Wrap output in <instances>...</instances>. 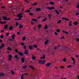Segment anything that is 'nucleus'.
Here are the masks:
<instances>
[{
  "mask_svg": "<svg viewBox=\"0 0 79 79\" xmlns=\"http://www.w3.org/2000/svg\"><path fill=\"white\" fill-rule=\"evenodd\" d=\"M55 12H56V13L57 14V15H59V14L60 13L59 12L57 11V10H55Z\"/></svg>",
  "mask_w": 79,
  "mask_h": 79,
  "instance_id": "32",
  "label": "nucleus"
},
{
  "mask_svg": "<svg viewBox=\"0 0 79 79\" xmlns=\"http://www.w3.org/2000/svg\"><path fill=\"white\" fill-rule=\"evenodd\" d=\"M9 58H12V56H11V55L10 54L9 55Z\"/></svg>",
  "mask_w": 79,
  "mask_h": 79,
  "instance_id": "56",
  "label": "nucleus"
},
{
  "mask_svg": "<svg viewBox=\"0 0 79 79\" xmlns=\"http://www.w3.org/2000/svg\"><path fill=\"white\" fill-rule=\"evenodd\" d=\"M4 36H3V35H1V39H3V38Z\"/></svg>",
  "mask_w": 79,
  "mask_h": 79,
  "instance_id": "50",
  "label": "nucleus"
},
{
  "mask_svg": "<svg viewBox=\"0 0 79 79\" xmlns=\"http://www.w3.org/2000/svg\"><path fill=\"white\" fill-rule=\"evenodd\" d=\"M61 48L62 50H64V51H67L69 50V48H68L66 46H64V45H62L61 46Z\"/></svg>",
  "mask_w": 79,
  "mask_h": 79,
  "instance_id": "1",
  "label": "nucleus"
},
{
  "mask_svg": "<svg viewBox=\"0 0 79 79\" xmlns=\"http://www.w3.org/2000/svg\"><path fill=\"white\" fill-rule=\"evenodd\" d=\"M66 58H64L63 60V61H64V62H66Z\"/></svg>",
  "mask_w": 79,
  "mask_h": 79,
  "instance_id": "24",
  "label": "nucleus"
},
{
  "mask_svg": "<svg viewBox=\"0 0 79 79\" xmlns=\"http://www.w3.org/2000/svg\"><path fill=\"white\" fill-rule=\"evenodd\" d=\"M36 58V57L35 56H32V59H33V60H35V59Z\"/></svg>",
  "mask_w": 79,
  "mask_h": 79,
  "instance_id": "30",
  "label": "nucleus"
},
{
  "mask_svg": "<svg viewBox=\"0 0 79 79\" xmlns=\"http://www.w3.org/2000/svg\"><path fill=\"white\" fill-rule=\"evenodd\" d=\"M38 27L39 28H40L41 27V25H39L38 26Z\"/></svg>",
  "mask_w": 79,
  "mask_h": 79,
  "instance_id": "53",
  "label": "nucleus"
},
{
  "mask_svg": "<svg viewBox=\"0 0 79 79\" xmlns=\"http://www.w3.org/2000/svg\"><path fill=\"white\" fill-rule=\"evenodd\" d=\"M41 10V9L40 8H37L36 9V11H39Z\"/></svg>",
  "mask_w": 79,
  "mask_h": 79,
  "instance_id": "15",
  "label": "nucleus"
},
{
  "mask_svg": "<svg viewBox=\"0 0 79 79\" xmlns=\"http://www.w3.org/2000/svg\"><path fill=\"white\" fill-rule=\"evenodd\" d=\"M48 16L49 18V19H52V15L51 14H48Z\"/></svg>",
  "mask_w": 79,
  "mask_h": 79,
  "instance_id": "20",
  "label": "nucleus"
},
{
  "mask_svg": "<svg viewBox=\"0 0 79 79\" xmlns=\"http://www.w3.org/2000/svg\"><path fill=\"white\" fill-rule=\"evenodd\" d=\"M49 42V40H46L45 42H44V44L45 45H47L48 44V42Z\"/></svg>",
  "mask_w": 79,
  "mask_h": 79,
  "instance_id": "13",
  "label": "nucleus"
},
{
  "mask_svg": "<svg viewBox=\"0 0 79 79\" xmlns=\"http://www.w3.org/2000/svg\"><path fill=\"white\" fill-rule=\"evenodd\" d=\"M69 25V26H72V22L71 21H70Z\"/></svg>",
  "mask_w": 79,
  "mask_h": 79,
  "instance_id": "23",
  "label": "nucleus"
},
{
  "mask_svg": "<svg viewBox=\"0 0 79 79\" xmlns=\"http://www.w3.org/2000/svg\"><path fill=\"white\" fill-rule=\"evenodd\" d=\"M62 19H64V20H66L67 21H69V19L66 18H62Z\"/></svg>",
  "mask_w": 79,
  "mask_h": 79,
  "instance_id": "12",
  "label": "nucleus"
},
{
  "mask_svg": "<svg viewBox=\"0 0 79 79\" xmlns=\"http://www.w3.org/2000/svg\"><path fill=\"white\" fill-rule=\"evenodd\" d=\"M56 32H60V29L57 30Z\"/></svg>",
  "mask_w": 79,
  "mask_h": 79,
  "instance_id": "49",
  "label": "nucleus"
},
{
  "mask_svg": "<svg viewBox=\"0 0 79 79\" xmlns=\"http://www.w3.org/2000/svg\"><path fill=\"white\" fill-rule=\"evenodd\" d=\"M76 40H77V42H79V39L78 38L76 39Z\"/></svg>",
  "mask_w": 79,
  "mask_h": 79,
  "instance_id": "59",
  "label": "nucleus"
},
{
  "mask_svg": "<svg viewBox=\"0 0 79 79\" xmlns=\"http://www.w3.org/2000/svg\"><path fill=\"white\" fill-rule=\"evenodd\" d=\"M55 68L56 69H58V68L56 66H55Z\"/></svg>",
  "mask_w": 79,
  "mask_h": 79,
  "instance_id": "62",
  "label": "nucleus"
},
{
  "mask_svg": "<svg viewBox=\"0 0 79 79\" xmlns=\"http://www.w3.org/2000/svg\"><path fill=\"white\" fill-rule=\"evenodd\" d=\"M60 68H62V69H63L64 68V67L63 66H60Z\"/></svg>",
  "mask_w": 79,
  "mask_h": 79,
  "instance_id": "57",
  "label": "nucleus"
},
{
  "mask_svg": "<svg viewBox=\"0 0 79 79\" xmlns=\"http://www.w3.org/2000/svg\"><path fill=\"white\" fill-rule=\"evenodd\" d=\"M11 73L12 74H15V72H14V71H11Z\"/></svg>",
  "mask_w": 79,
  "mask_h": 79,
  "instance_id": "42",
  "label": "nucleus"
},
{
  "mask_svg": "<svg viewBox=\"0 0 79 79\" xmlns=\"http://www.w3.org/2000/svg\"><path fill=\"white\" fill-rule=\"evenodd\" d=\"M77 8H79V4H78V5L77 6Z\"/></svg>",
  "mask_w": 79,
  "mask_h": 79,
  "instance_id": "63",
  "label": "nucleus"
},
{
  "mask_svg": "<svg viewBox=\"0 0 79 79\" xmlns=\"http://www.w3.org/2000/svg\"><path fill=\"white\" fill-rule=\"evenodd\" d=\"M47 21V18L44 19L43 20V22H45V21Z\"/></svg>",
  "mask_w": 79,
  "mask_h": 79,
  "instance_id": "33",
  "label": "nucleus"
},
{
  "mask_svg": "<svg viewBox=\"0 0 79 79\" xmlns=\"http://www.w3.org/2000/svg\"><path fill=\"white\" fill-rule=\"evenodd\" d=\"M18 7H17V6H15L14 9L15 10H16V11L17 10H18Z\"/></svg>",
  "mask_w": 79,
  "mask_h": 79,
  "instance_id": "31",
  "label": "nucleus"
},
{
  "mask_svg": "<svg viewBox=\"0 0 79 79\" xmlns=\"http://www.w3.org/2000/svg\"><path fill=\"white\" fill-rule=\"evenodd\" d=\"M25 39H26V36H24L22 39V40H25Z\"/></svg>",
  "mask_w": 79,
  "mask_h": 79,
  "instance_id": "37",
  "label": "nucleus"
},
{
  "mask_svg": "<svg viewBox=\"0 0 79 79\" xmlns=\"http://www.w3.org/2000/svg\"><path fill=\"white\" fill-rule=\"evenodd\" d=\"M33 47H34V48H37V46L35 45H33Z\"/></svg>",
  "mask_w": 79,
  "mask_h": 79,
  "instance_id": "44",
  "label": "nucleus"
},
{
  "mask_svg": "<svg viewBox=\"0 0 79 79\" xmlns=\"http://www.w3.org/2000/svg\"><path fill=\"white\" fill-rule=\"evenodd\" d=\"M24 76V75L23 74L22 75L21 77V79H24V77H23Z\"/></svg>",
  "mask_w": 79,
  "mask_h": 79,
  "instance_id": "45",
  "label": "nucleus"
},
{
  "mask_svg": "<svg viewBox=\"0 0 79 79\" xmlns=\"http://www.w3.org/2000/svg\"><path fill=\"white\" fill-rule=\"evenodd\" d=\"M28 73H24V74L23 75H28Z\"/></svg>",
  "mask_w": 79,
  "mask_h": 79,
  "instance_id": "61",
  "label": "nucleus"
},
{
  "mask_svg": "<svg viewBox=\"0 0 79 79\" xmlns=\"http://www.w3.org/2000/svg\"><path fill=\"white\" fill-rule=\"evenodd\" d=\"M38 62L39 63H40V64H44L45 62H46V61L44 60H40L38 61Z\"/></svg>",
  "mask_w": 79,
  "mask_h": 79,
  "instance_id": "2",
  "label": "nucleus"
},
{
  "mask_svg": "<svg viewBox=\"0 0 79 79\" xmlns=\"http://www.w3.org/2000/svg\"><path fill=\"white\" fill-rule=\"evenodd\" d=\"M8 60L9 61H11L12 60V59H11V58L9 57Z\"/></svg>",
  "mask_w": 79,
  "mask_h": 79,
  "instance_id": "54",
  "label": "nucleus"
},
{
  "mask_svg": "<svg viewBox=\"0 0 79 79\" xmlns=\"http://www.w3.org/2000/svg\"><path fill=\"white\" fill-rule=\"evenodd\" d=\"M47 9H48V10H52V9H55V8L53 7H47Z\"/></svg>",
  "mask_w": 79,
  "mask_h": 79,
  "instance_id": "5",
  "label": "nucleus"
},
{
  "mask_svg": "<svg viewBox=\"0 0 79 79\" xmlns=\"http://www.w3.org/2000/svg\"><path fill=\"white\" fill-rule=\"evenodd\" d=\"M7 50H10V51H11V48L10 47L7 48Z\"/></svg>",
  "mask_w": 79,
  "mask_h": 79,
  "instance_id": "34",
  "label": "nucleus"
},
{
  "mask_svg": "<svg viewBox=\"0 0 79 79\" xmlns=\"http://www.w3.org/2000/svg\"><path fill=\"white\" fill-rule=\"evenodd\" d=\"M31 21H35V23H37V19H31Z\"/></svg>",
  "mask_w": 79,
  "mask_h": 79,
  "instance_id": "10",
  "label": "nucleus"
},
{
  "mask_svg": "<svg viewBox=\"0 0 79 79\" xmlns=\"http://www.w3.org/2000/svg\"><path fill=\"white\" fill-rule=\"evenodd\" d=\"M29 15L30 16H34V14L31 12H30L29 13Z\"/></svg>",
  "mask_w": 79,
  "mask_h": 79,
  "instance_id": "26",
  "label": "nucleus"
},
{
  "mask_svg": "<svg viewBox=\"0 0 79 79\" xmlns=\"http://www.w3.org/2000/svg\"><path fill=\"white\" fill-rule=\"evenodd\" d=\"M3 19H4V20H5V21H6L7 20V17H3Z\"/></svg>",
  "mask_w": 79,
  "mask_h": 79,
  "instance_id": "25",
  "label": "nucleus"
},
{
  "mask_svg": "<svg viewBox=\"0 0 79 79\" xmlns=\"http://www.w3.org/2000/svg\"><path fill=\"white\" fill-rule=\"evenodd\" d=\"M6 35L7 36H8V35H9V33H6Z\"/></svg>",
  "mask_w": 79,
  "mask_h": 79,
  "instance_id": "60",
  "label": "nucleus"
},
{
  "mask_svg": "<svg viewBox=\"0 0 79 79\" xmlns=\"http://www.w3.org/2000/svg\"><path fill=\"white\" fill-rule=\"evenodd\" d=\"M63 32H64V33H65V34H69L68 32L64 31H63Z\"/></svg>",
  "mask_w": 79,
  "mask_h": 79,
  "instance_id": "39",
  "label": "nucleus"
},
{
  "mask_svg": "<svg viewBox=\"0 0 79 79\" xmlns=\"http://www.w3.org/2000/svg\"><path fill=\"white\" fill-rule=\"evenodd\" d=\"M17 17L19 18H22V17H23V16L21 15L19 13V15H17Z\"/></svg>",
  "mask_w": 79,
  "mask_h": 79,
  "instance_id": "3",
  "label": "nucleus"
},
{
  "mask_svg": "<svg viewBox=\"0 0 79 79\" xmlns=\"http://www.w3.org/2000/svg\"><path fill=\"white\" fill-rule=\"evenodd\" d=\"M21 60L22 63H24V59L23 58H22L21 59Z\"/></svg>",
  "mask_w": 79,
  "mask_h": 79,
  "instance_id": "21",
  "label": "nucleus"
},
{
  "mask_svg": "<svg viewBox=\"0 0 79 79\" xmlns=\"http://www.w3.org/2000/svg\"><path fill=\"white\" fill-rule=\"evenodd\" d=\"M5 45L4 44L2 43V44L1 46H0V48L1 49H2L3 47H4V46H5Z\"/></svg>",
  "mask_w": 79,
  "mask_h": 79,
  "instance_id": "4",
  "label": "nucleus"
},
{
  "mask_svg": "<svg viewBox=\"0 0 79 79\" xmlns=\"http://www.w3.org/2000/svg\"><path fill=\"white\" fill-rule=\"evenodd\" d=\"M15 35L14 34L12 36V39L14 40L15 39Z\"/></svg>",
  "mask_w": 79,
  "mask_h": 79,
  "instance_id": "19",
  "label": "nucleus"
},
{
  "mask_svg": "<svg viewBox=\"0 0 79 79\" xmlns=\"http://www.w3.org/2000/svg\"><path fill=\"white\" fill-rule=\"evenodd\" d=\"M50 65H51V63H48L46 64V66H47V67L50 66Z\"/></svg>",
  "mask_w": 79,
  "mask_h": 79,
  "instance_id": "6",
  "label": "nucleus"
},
{
  "mask_svg": "<svg viewBox=\"0 0 79 79\" xmlns=\"http://www.w3.org/2000/svg\"><path fill=\"white\" fill-rule=\"evenodd\" d=\"M67 67L68 68H70L71 67H72V65L68 66H67Z\"/></svg>",
  "mask_w": 79,
  "mask_h": 79,
  "instance_id": "47",
  "label": "nucleus"
},
{
  "mask_svg": "<svg viewBox=\"0 0 79 79\" xmlns=\"http://www.w3.org/2000/svg\"><path fill=\"white\" fill-rule=\"evenodd\" d=\"M18 53H19V54L20 55V56H23V53H21V52H18Z\"/></svg>",
  "mask_w": 79,
  "mask_h": 79,
  "instance_id": "14",
  "label": "nucleus"
},
{
  "mask_svg": "<svg viewBox=\"0 0 79 79\" xmlns=\"http://www.w3.org/2000/svg\"><path fill=\"white\" fill-rule=\"evenodd\" d=\"M15 58H16V59H17L16 61H18V60H19V59L18 58V56L16 55L15 56Z\"/></svg>",
  "mask_w": 79,
  "mask_h": 79,
  "instance_id": "9",
  "label": "nucleus"
},
{
  "mask_svg": "<svg viewBox=\"0 0 79 79\" xmlns=\"http://www.w3.org/2000/svg\"><path fill=\"white\" fill-rule=\"evenodd\" d=\"M26 13H29V12H31V10H28V11H26Z\"/></svg>",
  "mask_w": 79,
  "mask_h": 79,
  "instance_id": "51",
  "label": "nucleus"
},
{
  "mask_svg": "<svg viewBox=\"0 0 79 79\" xmlns=\"http://www.w3.org/2000/svg\"><path fill=\"white\" fill-rule=\"evenodd\" d=\"M9 30H10V31H11V30H13V27L12 26H11L9 28Z\"/></svg>",
  "mask_w": 79,
  "mask_h": 79,
  "instance_id": "11",
  "label": "nucleus"
},
{
  "mask_svg": "<svg viewBox=\"0 0 79 79\" xmlns=\"http://www.w3.org/2000/svg\"><path fill=\"white\" fill-rule=\"evenodd\" d=\"M23 68H24V69H25V68H27V66L26 65L24 66L23 67Z\"/></svg>",
  "mask_w": 79,
  "mask_h": 79,
  "instance_id": "43",
  "label": "nucleus"
},
{
  "mask_svg": "<svg viewBox=\"0 0 79 79\" xmlns=\"http://www.w3.org/2000/svg\"><path fill=\"white\" fill-rule=\"evenodd\" d=\"M6 21H3L2 24H6Z\"/></svg>",
  "mask_w": 79,
  "mask_h": 79,
  "instance_id": "55",
  "label": "nucleus"
},
{
  "mask_svg": "<svg viewBox=\"0 0 79 79\" xmlns=\"http://www.w3.org/2000/svg\"><path fill=\"white\" fill-rule=\"evenodd\" d=\"M4 28L5 29H7V28L8 27V25H6L5 26H4Z\"/></svg>",
  "mask_w": 79,
  "mask_h": 79,
  "instance_id": "28",
  "label": "nucleus"
},
{
  "mask_svg": "<svg viewBox=\"0 0 79 79\" xmlns=\"http://www.w3.org/2000/svg\"><path fill=\"white\" fill-rule=\"evenodd\" d=\"M77 24H78V23L77 22H75L73 23V24H74V25H75V26L77 25Z\"/></svg>",
  "mask_w": 79,
  "mask_h": 79,
  "instance_id": "27",
  "label": "nucleus"
},
{
  "mask_svg": "<svg viewBox=\"0 0 79 79\" xmlns=\"http://www.w3.org/2000/svg\"><path fill=\"white\" fill-rule=\"evenodd\" d=\"M9 41H12V40H13L9 38Z\"/></svg>",
  "mask_w": 79,
  "mask_h": 79,
  "instance_id": "58",
  "label": "nucleus"
},
{
  "mask_svg": "<svg viewBox=\"0 0 79 79\" xmlns=\"http://www.w3.org/2000/svg\"><path fill=\"white\" fill-rule=\"evenodd\" d=\"M28 48H29V49L30 50H32V49H33V46H32L31 45L29 46Z\"/></svg>",
  "mask_w": 79,
  "mask_h": 79,
  "instance_id": "7",
  "label": "nucleus"
},
{
  "mask_svg": "<svg viewBox=\"0 0 79 79\" xmlns=\"http://www.w3.org/2000/svg\"><path fill=\"white\" fill-rule=\"evenodd\" d=\"M4 76V73L2 72L0 73V77L3 76Z\"/></svg>",
  "mask_w": 79,
  "mask_h": 79,
  "instance_id": "17",
  "label": "nucleus"
},
{
  "mask_svg": "<svg viewBox=\"0 0 79 79\" xmlns=\"http://www.w3.org/2000/svg\"><path fill=\"white\" fill-rule=\"evenodd\" d=\"M61 20H60L57 22V24H60V23H61Z\"/></svg>",
  "mask_w": 79,
  "mask_h": 79,
  "instance_id": "35",
  "label": "nucleus"
},
{
  "mask_svg": "<svg viewBox=\"0 0 79 79\" xmlns=\"http://www.w3.org/2000/svg\"><path fill=\"white\" fill-rule=\"evenodd\" d=\"M37 5V2H36L35 3L33 4V6H35V5Z\"/></svg>",
  "mask_w": 79,
  "mask_h": 79,
  "instance_id": "36",
  "label": "nucleus"
},
{
  "mask_svg": "<svg viewBox=\"0 0 79 79\" xmlns=\"http://www.w3.org/2000/svg\"><path fill=\"white\" fill-rule=\"evenodd\" d=\"M21 45L22 46H23V45H24V43L23 42H22L21 43Z\"/></svg>",
  "mask_w": 79,
  "mask_h": 79,
  "instance_id": "41",
  "label": "nucleus"
},
{
  "mask_svg": "<svg viewBox=\"0 0 79 79\" xmlns=\"http://www.w3.org/2000/svg\"><path fill=\"white\" fill-rule=\"evenodd\" d=\"M18 24H19V23H16V26L17 27L18 26Z\"/></svg>",
  "mask_w": 79,
  "mask_h": 79,
  "instance_id": "52",
  "label": "nucleus"
},
{
  "mask_svg": "<svg viewBox=\"0 0 79 79\" xmlns=\"http://www.w3.org/2000/svg\"><path fill=\"white\" fill-rule=\"evenodd\" d=\"M23 49H24L25 50H26V49H27V48H26V45H24V46H23Z\"/></svg>",
  "mask_w": 79,
  "mask_h": 79,
  "instance_id": "29",
  "label": "nucleus"
},
{
  "mask_svg": "<svg viewBox=\"0 0 79 79\" xmlns=\"http://www.w3.org/2000/svg\"><path fill=\"white\" fill-rule=\"evenodd\" d=\"M71 58L72 59V60L73 61H74L75 60H74V58L72 57H71Z\"/></svg>",
  "mask_w": 79,
  "mask_h": 79,
  "instance_id": "46",
  "label": "nucleus"
},
{
  "mask_svg": "<svg viewBox=\"0 0 79 79\" xmlns=\"http://www.w3.org/2000/svg\"><path fill=\"white\" fill-rule=\"evenodd\" d=\"M51 5H54V2H50L49 3Z\"/></svg>",
  "mask_w": 79,
  "mask_h": 79,
  "instance_id": "38",
  "label": "nucleus"
},
{
  "mask_svg": "<svg viewBox=\"0 0 79 79\" xmlns=\"http://www.w3.org/2000/svg\"><path fill=\"white\" fill-rule=\"evenodd\" d=\"M79 15V13H77L76 14V15Z\"/></svg>",
  "mask_w": 79,
  "mask_h": 79,
  "instance_id": "64",
  "label": "nucleus"
},
{
  "mask_svg": "<svg viewBox=\"0 0 79 79\" xmlns=\"http://www.w3.org/2000/svg\"><path fill=\"white\" fill-rule=\"evenodd\" d=\"M23 25L22 24H20L19 25V28L20 29H21V28H23Z\"/></svg>",
  "mask_w": 79,
  "mask_h": 79,
  "instance_id": "18",
  "label": "nucleus"
},
{
  "mask_svg": "<svg viewBox=\"0 0 79 79\" xmlns=\"http://www.w3.org/2000/svg\"><path fill=\"white\" fill-rule=\"evenodd\" d=\"M18 49H15V52L16 53H18Z\"/></svg>",
  "mask_w": 79,
  "mask_h": 79,
  "instance_id": "48",
  "label": "nucleus"
},
{
  "mask_svg": "<svg viewBox=\"0 0 79 79\" xmlns=\"http://www.w3.org/2000/svg\"><path fill=\"white\" fill-rule=\"evenodd\" d=\"M28 53H29V50H25L24 53L26 55H27L28 54Z\"/></svg>",
  "mask_w": 79,
  "mask_h": 79,
  "instance_id": "8",
  "label": "nucleus"
},
{
  "mask_svg": "<svg viewBox=\"0 0 79 79\" xmlns=\"http://www.w3.org/2000/svg\"><path fill=\"white\" fill-rule=\"evenodd\" d=\"M47 28H48V27L47 26V25H46L44 27V29H47Z\"/></svg>",
  "mask_w": 79,
  "mask_h": 79,
  "instance_id": "40",
  "label": "nucleus"
},
{
  "mask_svg": "<svg viewBox=\"0 0 79 79\" xmlns=\"http://www.w3.org/2000/svg\"><path fill=\"white\" fill-rule=\"evenodd\" d=\"M45 55H43V57H40V59H45Z\"/></svg>",
  "mask_w": 79,
  "mask_h": 79,
  "instance_id": "22",
  "label": "nucleus"
},
{
  "mask_svg": "<svg viewBox=\"0 0 79 79\" xmlns=\"http://www.w3.org/2000/svg\"><path fill=\"white\" fill-rule=\"evenodd\" d=\"M29 66L30 67V68H31L33 70V71L34 70V67H33V66H31V65H29Z\"/></svg>",
  "mask_w": 79,
  "mask_h": 79,
  "instance_id": "16",
  "label": "nucleus"
}]
</instances>
